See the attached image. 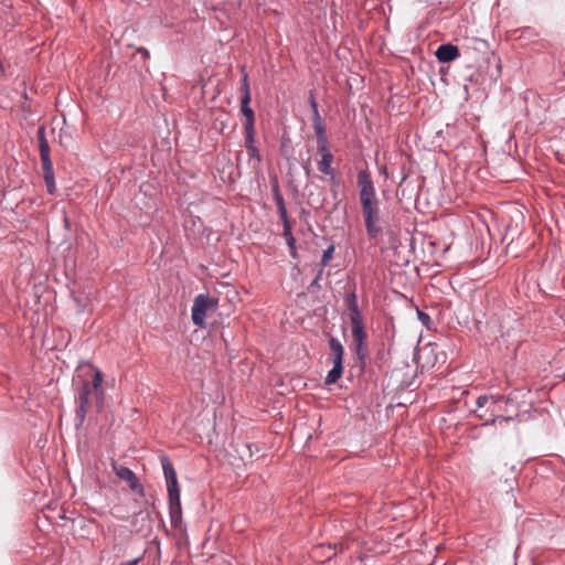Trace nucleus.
<instances>
[{"label":"nucleus","mask_w":565,"mask_h":565,"mask_svg":"<svg viewBox=\"0 0 565 565\" xmlns=\"http://www.w3.org/2000/svg\"><path fill=\"white\" fill-rule=\"evenodd\" d=\"M356 183L366 234L372 239L377 238L383 231L382 217L380 201L369 170L358 172Z\"/></svg>","instance_id":"1"},{"label":"nucleus","mask_w":565,"mask_h":565,"mask_svg":"<svg viewBox=\"0 0 565 565\" xmlns=\"http://www.w3.org/2000/svg\"><path fill=\"white\" fill-rule=\"evenodd\" d=\"M38 140H39V152L40 159L42 163L43 178L50 194H54L56 191L55 185V177L53 162L51 160V149L49 141L46 139V129L45 126H40L38 128Z\"/></svg>","instance_id":"2"},{"label":"nucleus","mask_w":565,"mask_h":565,"mask_svg":"<svg viewBox=\"0 0 565 565\" xmlns=\"http://www.w3.org/2000/svg\"><path fill=\"white\" fill-rule=\"evenodd\" d=\"M330 360L332 361V369L328 372L324 383L331 385L342 376L343 373V356L344 348L339 339L331 337L329 339Z\"/></svg>","instance_id":"3"},{"label":"nucleus","mask_w":565,"mask_h":565,"mask_svg":"<svg viewBox=\"0 0 565 565\" xmlns=\"http://www.w3.org/2000/svg\"><path fill=\"white\" fill-rule=\"evenodd\" d=\"M90 384L89 381H83L77 392V407L75 411V426L81 428L85 422L86 415L90 406Z\"/></svg>","instance_id":"4"},{"label":"nucleus","mask_w":565,"mask_h":565,"mask_svg":"<svg viewBox=\"0 0 565 565\" xmlns=\"http://www.w3.org/2000/svg\"><path fill=\"white\" fill-rule=\"evenodd\" d=\"M217 301L207 295L200 294L194 298L191 309V318L195 326L204 327L206 312L210 308L215 307Z\"/></svg>","instance_id":"5"},{"label":"nucleus","mask_w":565,"mask_h":565,"mask_svg":"<svg viewBox=\"0 0 565 565\" xmlns=\"http://www.w3.org/2000/svg\"><path fill=\"white\" fill-rule=\"evenodd\" d=\"M242 97H241V111L245 117L244 127H255V113L250 108V90L248 83V75L245 71V67H242Z\"/></svg>","instance_id":"6"},{"label":"nucleus","mask_w":565,"mask_h":565,"mask_svg":"<svg viewBox=\"0 0 565 565\" xmlns=\"http://www.w3.org/2000/svg\"><path fill=\"white\" fill-rule=\"evenodd\" d=\"M114 473L122 481H125L129 489L141 497H145L143 486L140 483L136 473L124 465H119L116 461L111 462Z\"/></svg>","instance_id":"7"},{"label":"nucleus","mask_w":565,"mask_h":565,"mask_svg":"<svg viewBox=\"0 0 565 565\" xmlns=\"http://www.w3.org/2000/svg\"><path fill=\"white\" fill-rule=\"evenodd\" d=\"M160 461L167 483L168 494L180 492L178 477L173 463L167 456H162Z\"/></svg>","instance_id":"8"},{"label":"nucleus","mask_w":565,"mask_h":565,"mask_svg":"<svg viewBox=\"0 0 565 565\" xmlns=\"http://www.w3.org/2000/svg\"><path fill=\"white\" fill-rule=\"evenodd\" d=\"M169 516L172 527L182 529V508L180 492L168 494Z\"/></svg>","instance_id":"9"},{"label":"nucleus","mask_w":565,"mask_h":565,"mask_svg":"<svg viewBox=\"0 0 565 565\" xmlns=\"http://www.w3.org/2000/svg\"><path fill=\"white\" fill-rule=\"evenodd\" d=\"M460 52L458 46L454 44H441L437 47L435 56L440 63H449L459 57Z\"/></svg>","instance_id":"10"},{"label":"nucleus","mask_w":565,"mask_h":565,"mask_svg":"<svg viewBox=\"0 0 565 565\" xmlns=\"http://www.w3.org/2000/svg\"><path fill=\"white\" fill-rule=\"evenodd\" d=\"M93 370H94V375H93V379L89 382V384H90V390L96 392V398H97L96 406L98 409H100L103 407L104 391L102 388V385H103V381H104V375L98 367L93 366Z\"/></svg>","instance_id":"11"},{"label":"nucleus","mask_w":565,"mask_h":565,"mask_svg":"<svg viewBox=\"0 0 565 565\" xmlns=\"http://www.w3.org/2000/svg\"><path fill=\"white\" fill-rule=\"evenodd\" d=\"M352 338L355 344V354L361 363H364L366 355H367V349L365 345L366 341V333L364 332H352Z\"/></svg>","instance_id":"12"},{"label":"nucleus","mask_w":565,"mask_h":565,"mask_svg":"<svg viewBox=\"0 0 565 565\" xmlns=\"http://www.w3.org/2000/svg\"><path fill=\"white\" fill-rule=\"evenodd\" d=\"M271 192H273L274 200L277 204V209H278V213H279V217H280L281 222L289 221L288 214H287V209L285 205V200H284L282 194L280 193L279 185L277 182L273 184Z\"/></svg>","instance_id":"13"},{"label":"nucleus","mask_w":565,"mask_h":565,"mask_svg":"<svg viewBox=\"0 0 565 565\" xmlns=\"http://www.w3.org/2000/svg\"><path fill=\"white\" fill-rule=\"evenodd\" d=\"M333 154L330 156H323L320 158V160L317 163V168L319 172H321L324 175L330 177L331 179H334L337 177V170L332 168L333 162Z\"/></svg>","instance_id":"14"},{"label":"nucleus","mask_w":565,"mask_h":565,"mask_svg":"<svg viewBox=\"0 0 565 565\" xmlns=\"http://www.w3.org/2000/svg\"><path fill=\"white\" fill-rule=\"evenodd\" d=\"M282 226H284L282 236L285 237L286 243L288 245L290 256L292 258H296L297 257V247H296V239L291 232V224L289 221H285V222H282Z\"/></svg>","instance_id":"15"},{"label":"nucleus","mask_w":565,"mask_h":565,"mask_svg":"<svg viewBox=\"0 0 565 565\" xmlns=\"http://www.w3.org/2000/svg\"><path fill=\"white\" fill-rule=\"evenodd\" d=\"M352 332H364L363 318L359 308L349 310Z\"/></svg>","instance_id":"16"},{"label":"nucleus","mask_w":565,"mask_h":565,"mask_svg":"<svg viewBox=\"0 0 565 565\" xmlns=\"http://www.w3.org/2000/svg\"><path fill=\"white\" fill-rule=\"evenodd\" d=\"M245 148L255 147V127H244Z\"/></svg>","instance_id":"17"},{"label":"nucleus","mask_w":565,"mask_h":565,"mask_svg":"<svg viewBox=\"0 0 565 565\" xmlns=\"http://www.w3.org/2000/svg\"><path fill=\"white\" fill-rule=\"evenodd\" d=\"M501 397H494V396H488V395H481L477 398L476 404L479 408L484 407L489 402H491L492 405L497 404L498 401H500Z\"/></svg>","instance_id":"18"},{"label":"nucleus","mask_w":565,"mask_h":565,"mask_svg":"<svg viewBox=\"0 0 565 565\" xmlns=\"http://www.w3.org/2000/svg\"><path fill=\"white\" fill-rule=\"evenodd\" d=\"M334 253V245H330L326 250L322 253L321 257V266L324 268L329 262L332 259Z\"/></svg>","instance_id":"19"},{"label":"nucleus","mask_w":565,"mask_h":565,"mask_svg":"<svg viewBox=\"0 0 565 565\" xmlns=\"http://www.w3.org/2000/svg\"><path fill=\"white\" fill-rule=\"evenodd\" d=\"M345 305L348 307V310L359 308L358 297H356L355 291H351V292H349L347 295V297H345Z\"/></svg>","instance_id":"20"},{"label":"nucleus","mask_w":565,"mask_h":565,"mask_svg":"<svg viewBox=\"0 0 565 565\" xmlns=\"http://www.w3.org/2000/svg\"><path fill=\"white\" fill-rule=\"evenodd\" d=\"M246 150H247L249 160L255 159L257 162L262 161V156H260L259 149L256 146L252 147V148H247Z\"/></svg>","instance_id":"21"},{"label":"nucleus","mask_w":565,"mask_h":565,"mask_svg":"<svg viewBox=\"0 0 565 565\" xmlns=\"http://www.w3.org/2000/svg\"><path fill=\"white\" fill-rule=\"evenodd\" d=\"M313 129H315V134H316V138L317 139L327 137L326 127H324L323 124H321V125H313Z\"/></svg>","instance_id":"22"},{"label":"nucleus","mask_w":565,"mask_h":565,"mask_svg":"<svg viewBox=\"0 0 565 565\" xmlns=\"http://www.w3.org/2000/svg\"><path fill=\"white\" fill-rule=\"evenodd\" d=\"M471 42L473 43L475 47L478 49V50H482V49H487L488 47V43L484 40H481V39H478V38H473V39H471Z\"/></svg>","instance_id":"23"},{"label":"nucleus","mask_w":565,"mask_h":565,"mask_svg":"<svg viewBox=\"0 0 565 565\" xmlns=\"http://www.w3.org/2000/svg\"><path fill=\"white\" fill-rule=\"evenodd\" d=\"M309 105H310V108L312 110V113L319 110L318 109V103L316 100V97H315V94L312 90L309 92Z\"/></svg>","instance_id":"24"},{"label":"nucleus","mask_w":565,"mask_h":565,"mask_svg":"<svg viewBox=\"0 0 565 565\" xmlns=\"http://www.w3.org/2000/svg\"><path fill=\"white\" fill-rule=\"evenodd\" d=\"M317 152L320 154V157L332 154V152L330 150V145H328L326 147H319L317 149Z\"/></svg>","instance_id":"25"},{"label":"nucleus","mask_w":565,"mask_h":565,"mask_svg":"<svg viewBox=\"0 0 565 565\" xmlns=\"http://www.w3.org/2000/svg\"><path fill=\"white\" fill-rule=\"evenodd\" d=\"M312 120H313V125H321V124H323L319 110L312 113Z\"/></svg>","instance_id":"26"},{"label":"nucleus","mask_w":565,"mask_h":565,"mask_svg":"<svg viewBox=\"0 0 565 565\" xmlns=\"http://www.w3.org/2000/svg\"><path fill=\"white\" fill-rule=\"evenodd\" d=\"M418 318L424 324H428V322L430 321V317L423 311H418Z\"/></svg>","instance_id":"27"},{"label":"nucleus","mask_w":565,"mask_h":565,"mask_svg":"<svg viewBox=\"0 0 565 565\" xmlns=\"http://www.w3.org/2000/svg\"><path fill=\"white\" fill-rule=\"evenodd\" d=\"M503 416H494L492 419L488 420L486 425H495V424H502Z\"/></svg>","instance_id":"28"},{"label":"nucleus","mask_w":565,"mask_h":565,"mask_svg":"<svg viewBox=\"0 0 565 565\" xmlns=\"http://www.w3.org/2000/svg\"><path fill=\"white\" fill-rule=\"evenodd\" d=\"M329 145V140H328V137H323V138H319L317 139V149L319 147H326Z\"/></svg>","instance_id":"29"},{"label":"nucleus","mask_w":565,"mask_h":565,"mask_svg":"<svg viewBox=\"0 0 565 565\" xmlns=\"http://www.w3.org/2000/svg\"><path fill=\"white\" fill-rule=\"evenodd\" d=\"M137 52L142 55L143 58H148L150 53L146 47H138Z\"/></svg>","instance_id":"30"},{"label":"nucleus","mask_w":565,"mask_h":565,"mask_svg":"<svg viewBox=\"0 0 565 565\" xmlns=\"http://www.w3.org/2000/svg\"><path fill=\"white\" fill-rule=\"evenodd\" d=\"M139 561H140V558L137 557V558H134V559H129L127 562H122L119 565H137Z\"/></svg>","instance_id":"31"},{"label":"nucleus","mask_w":565,"mask_h":565,"mask_svg":"<svg viewBox=\"0 0 565 565\" xmlns=\"http://www.w3.org/2000/svg\"><path fill=\"white\" fill-rule=\"evenodd\" d=\"M323 269H324V268H322V267H321V268H320V270H319V273L317 274V276H316V278H315V279H317L318 281L321 279V276H322Z\"/></svg>","instance_id":"32"},{"label":"nucleus","mask_w":565,"mask_h":565,"mask_svg":"<svg viewBox=\"0 0 565 565\" xmlns=\"http://www.w3.org/2000/svg\"><path fill=\"white\" fill-rule=\"evenodd\" d=\"M510 420H512V417H511V416H503V420H502V423H503V422H510Z\"/></svg>","instance_id":"33"},{"label":"nucleus","mask_w":565,"mask_h":565,"mask_svg":"<svg viewBox=\"0 0 565 565\" xmlns=\"http://www.w3.org/2000/svg\"><path fill=\"white\" fill-rule=\"evenodd\" d=\"M64 222H65V225L68 226V218L66 216L64 217Z\"/></svg>","instance_id":"34"},{"label":"nucleus","mask_w":565,"mask_h":565,"mask_svg":"<svg viewBox=\"0 0 565 565\" xmlns=\"http://www.w3.org/2000/svg\"><path fill=\"white\" fill-rule=\"evenodd\" d=\"M318 280L317 279H313V281L311 282V285H317Z\"/></svg>","instance_id":"35"}]
</instances>
